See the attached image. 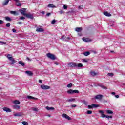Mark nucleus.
I'll return each instance as SVG.
<instances>
[{"label":"nucleus","mask_w":125,"mask_h":125,"mask_svg":"<svg viewBox=\"0 0 125 125\" xmlns=\"http://www.w3.org/2000/svg\"><path fill=\"white\" fill-rule=\"evenodd\" d=\"M2 24H3V21H2L1 20H0V25H2Z\"/></svg>","instance_id":"obj_48"},{"label":"nucleus","mask_w":125,"mask_h":125,"mask_svg":"<svg viewBox=\"0 0 125 125\" xmlns=\"http://www.w3.org/2000/svg\"><path fill=\"white\" fill-rule=\"evenodd\" d=\"M41 88H42V89H43L44 90H46L47 89H50V86L45 85L44 84L42 85L41 86Z\"/></svg>","instance_id":"obj_6"},{"label":"nucleus","mask_w":125,"mask_h":125,"mask_svg":"<svg viewBox=\"0 0 125 125\" xmlns=\"http://www.w3.org/2000/svg\"><path fill=\"white\" fill-rule=\"evenodd\" d=\"M53 4H50L48 5V7H53Z\"/></svg>","instance_id":"obj_49"},{"label":"nucleus","mask_w":125,"mask_h":125,"mask_svg":"<svg viewBox=\"0 0 125 125\" xmlns=\"http://www.w3.org/2000/svg\"><path fill=\"white\" fill-rule=\"evenodd\" d=\"M3 111L6 112L7 113H10L11 112V110L7 107H4L3 108Z\"/></svg>","instance_id":"obj_13"},{"label":"nucleus","mask_w":125,"mask_h":125,"mask_svg":"<svg viewBox=\"0 0 125 125\" xmlns=\"http://www.w3.org/2000/svg\"><path fill=\"white\" fill-rule=\"evenodd\" d=\"M19 19H20L21 20H24V19H25V17L22 16V17H20Z\"/></svg>","instance_id":"obj_41"},{"label":"nucleus","mask_w":125,"mask_h":125,"mask_svg":"<svg viewBox=\"0 0 125 125\" xmlns=\"http://www.w3.org/2000/svg\"><path fill=\"white\" fill-rule=\"evenodd\" d=\"M63 8H64V9H68V6L66 5H64L63 6Z\"/></svg>","instance_id":"obj_44"},{"label":"nucleus","mask_w":125,"mask_h":125,"mask_svg":"<svg viewBox=\"0 0 125 125\" xmlns=\"http://www.w3.org/2000/svg\"><path fill=\"white\" fill-rule=\"evenodd\" d=\"M102 97H103L102 95H97L95 96L94 99H99V100H101V99H102Z\"/></svg>","instance_id":"obj_10"},{"label":"nucleus","mask_w":125,"mask_h":125,"mask_svg":"<svg viewBox=\"0 0 125 125\" xmlns=\"http://www.w3.org/2000/svg\"><path fill=\"white\" fill-rule=\"evenodd\" d=\"M55 23H56V21L55 20H53L52 21L51 23L53 24H55Z\"/></svg>","instance_id":"obj_43"},{"label":"nucleus","mask_w":125,"mask_h":125,"mask_svg":"<svg viewBox=\"0 0 125 125\" xmlns=\"http://www.w3.org/2000/svg\"><path fill=\"white\" fill-rule=\"evenodd\" d=\"M26 17L29 18V19H34V16L30 14H26L25 15Z\"/></svg>","instance_id":"obj_11"},{"label":"nucleus","mask_w":125,"mask_h":125,"mask_svg":"<svg viewBox=\"0 0 125 125\" xmlns=\"http://www.w3.org/2000/svg\"><path fill=\"white\" fill-rule=\"evenodd\" d=\"M92 114V111L91 110H88L87 111V115H91Z\"/></svg>","instance_id":"obj_35"},{"label":"nucleus","mask_w":125,"mask_h":125,"mask_svg":"<svg viewBox=\"0 0 125 125\" xmlns=\"http://www.w3.org/2000/svg\"><path fill=\"white\" fill-rule=\"evenodd\" d=\"M111 94H112L113 95H115V94H116V93L114 92H112L111 93Z\"/></svg>","instance_id":"obj_58"},{"label":"nucleus","mask_w":125,"mask_h":125,"mask_svg":"<svg viewBox=\"0 0 125 125\" xmlns=\"http://www.w3.org/2000/svg\"><path fill=\"white\" fill-rule=\"evenodd\" d=\"M67 40H71V38L69 37H66V42Z\"/></svg>","instance_id":"obj_57"},{"label":"nucleus","mask_w":125,"mask_h":125,"mask_svg":"<svg viewBox=\"0 0 125 125\" xmlns=\"http://www.w3.org/2000/svg\"><path fill=\"white\" fill-rule=\"evenodd\" d=\"M13 103H14L15 105H19V104H20V102L18 100H15L13 101Z\"/></svg>","instance_id":"obj_26"},{"label":"nucleus","mask_w":125,"mask_h":125,"mask_svg":"<svg viewBox=\"0 0 125 125\" xmlns=\"http://www.w3.org/2000/svg\"><path fill=\"white\" fill-rule=\"evenodd\" d=\"M9 1H10V0H5L2 3V5H7L9 3Z\"/></svg>","instance_id":"obj_15"},{"label":"nucleus","mask_w":125,"mask_h":125,"mask_svg":"<svg viewBox=\"0 0 125 125\" xmlns=\"http://www.w3.org/2000/svg\"><path fill=\"white\" fill-rule=\"evenodd\" d=\"M18 64L20 65H21L22 67H25V65H26V63L25 62H23V61H20L18 62Z\"/></svg>","instance_id":"obj_14"},{"label":"nucleus","mask_w":125,"mask_h":125,"mask_svg":"<svg viewBox=\"0 0 125 125\" xmlns=\"http://www.w3.org/2000/svg\"><path fill=\"white\" fill-rule=\"evenodd\" d=\"M83 62H84V63H87V60H86L85 59H83Z\"/></svg>","instance_id":"obj_46"},{"label":"nucleus","mask_w":125,"mask_h":125,"mask_svg":"<svg viewBox=\"0 0 125 125\" xmlns=\"http://www.w3.org/2000/svg\"><path fill=\"white\" fill-rule=\"evenodd\" d=\"M13 109H15L16 110H19L20 109V106L17 105H14L13 106Z\"/></svg>","instance_id":"obj_21"},{"label":"nucleus","mask_w":125,"mask_h":125,"mask_svg":"<svg viewBox=\"0 0 125 125\" xmlns=\"http://www.w3.org/2000/svg\"><path fill=\"white\" fill-rule=\"evenodd\" d=\"M18 23L19 24V25H20V24H22V22H18Z\"/></svg>","instance_id":"obj_60"},{"label":"nucleus","mask_w":125,"mask_h":125,"mask_svg":"<svg viewBox=\"0 0 125 125\" xmlns=\"http://www.w3.org/2000/svg\"><path fill=\"white\" fill-rule=\"evenodd\" d=\"M83 5L79 6V9H82Z\"/></svg>","instance_id":"obj_52"},{"label":"nucleus","mask_w":125,"mask_h":125,"mask_svg":"<svg viewBox=\"0 0 125 125\" xmlns=\"http://www.w3.org/2000/svg\"><path fill=\"white\" fill-rule=\"evenodd\" d=\"M61 39H62V41H65V42H67V37L65 35H63L61 37Z\"/></svg>","instance_id":"obj_20"},{"label":"nucleus","mask_w":125,"mask_h":125,"mask_svg":"<svg viewBox=\"0 0 125 125\" xmlns=\"http://www.w3.org/2000/svg\"><path fill=\"white\" fill-rule=\"evenodd\" d=\"M71 107H72V108H76V107H77V105H76V104H72L71 105Z\"/></svg>","instance_id":"obj_47"},{"label":"nucleus","mask_w":125,"mask_h":125,"mask_svg":"<svg viewBox=\"0 0 125 125\" xmlns=\"http://www.w3.org/2000/svg\"><path fill=\"white\" fill-rule=\"evenodd\" d=\"M67 93L68 94H74V93H79V90L69 89V90L67 91Z\"/></svg>","instance_id":"obj_5"},{"label":"nucleus","mask_w":125,"mask_h":125,"mask_svg":"<svg viewBox=\"0 0 125 125\" xmlns=\"http://www.w3.org/2000/svg\"><path fill=\"white\" fill-rule=\"evenodd\" d=\"M14 116L15 117H21V113H15L14 114Z\"/></svg>","instance_id":"obj_32"},{"label":"nucleus","mask_w":125,"mask_h":125,"mask_svg":"<svg viewBox=\"0 0 125 125\" xmlns=\"http://www.w3.org/2000/svg\"><path fill=\"white\" fill-rule=\"evenodd\" d=\"M46 56L47 57H48V58H49L50 59H51V60H55V59H56V57L55 56V55L50 53H47Z\"/></svg>","instance_id":"obj_4"},{"label":"nucleus","mask_w":125,"mask_h":125,"mask_svg":"<svg viewBox=\"0 0 125 125\" xmlns=\"http://www.w3.org/2000/svg\"><path fill=\"white\" fill-rule=\"evenodd\" d=\"M72 84L70 83L67 85V87H68V88H71V87H72Z\"/></svg>","instance_id":"obj_36"},{"label":"nucleus","mask_w":125,"mask_h":125,"mask_svg":"<svg viewBox=\"0 0 125 125\" xmlns=\"http://www.w3.org/2000/svg\"><path fill=\"white\" fill-rule=\"evenodd\" d=\"M54 64H55V65H58V63H57V62H54Z\"/></svg>","instance_id":"obj_59"},{"label":"nucleus","mask_w":125,"mask_h":125,"mask_svg":"<svg viewBox=\"0 0 125 125\" xmlns=\"http://www.w3.org/2000/svg\"><path fill=\"white\" fill-rule=\"evenodd\" d=\"M6 27H7V28H9V27H10V23H7L6 24Z\"/></svg>","instance_id":"obj_42"},{"label":"nucleus","mask_w":125,"mask_h":125,"mask_svg":"<svg viewBox=\"0 0 125 125\" xmlns=\"http://www.w3.org/2000/svg\"><path fill=\"white\" fill-rule=\"evenodd\" d=\"M83 54L85 55V56H88L89 54H90V52L88 51H86L83 53Z\"/></svg>","instance_id":"obj_29"},{"label":"nucleus","mask_w":125,"mask_h":125,"mask_svg":"<svg viewBox=\"0 0 125 125\" xmlns=\"http://www.w3.org/2000/svg\"><path fill=\"white\" fill-rule=\"evenodd\" d=\"M70 67H72V68H82L83 64L82 63H75L74 62H71L69 64Z\"/></svg>","instance_id":"obj_1"},{"label":"nucleus","mask_w":125,"mask_h":125,"mask_svg":"<svg viewBox=\"0 0 125 125\" xmlns=\"http://www.w3.org/2000/svg\"><path fill=\"white\" fill-rule=\"evenodd\" d=\"M76 100V99L75 98H72V99H69L67 100L68 102H73V101H75Z\"/></svg>","instance_id":"obj_30"},{"label":"nucleus","mask_w":125,"mask_h":125,"mask_svg":"<svg viewBox=\"0 0 125 125\" xmlns=\"http://www.w3.org/2000/svg\"><path fill=\"white\" fill-rule=\"evenodd\" d=\"M26 8H22L21 10H20V11L21 13V14H22V15H24V16H26V15L27 14V13H26Z\"/></svg>","instance_id":"obj_7"},{"label":"nucleus","mask_w":125,"mask_h":125,"mask_svg":"<svg viewBox=\"0 0 125 125\" xmlns=\"http://www.w3.org/2000/svg\"><path fill=\"white\" fill-rule=\"evenodd\" d=\"M10 13H11V14H13L14 15H18V13H17V12H16V11H10Z\"/></svg>","instance_id":"obj_25"},{"label":"nucleus","mask_w":125,"mask_h":125,"mask_svg":"<svg viewBox=\"0 0 125 125\" xmlns=\"http://www.w3.org/2000/svg\"><path fill=\"white\" fill-rule=\"evenodd\" d=\"M110 52L113 53L114 52V51H110Z\"/></svg>","instance_id":"obj_61"},{"label":"nucleus","mask_w":125,"mask_h":125,"mask_svg":"<svg viewBox=\"0 0 125 125\" xmlns=\"http://www.w3.org/2000/svg\"><path fill=\"white\" fill-rule=\"evenodd\" d=\"M106 112L107 113V114H108V115H113V111L109 110V109H107L106 110Z\"/></svg>","instance_id":"obj_17"},{"label":"nucleus","mask_w":125,"mask_h":125,"mask_svg":"<svg viewBox=\"0 0 125 125\" xmlns=\"http://www.w3.org/2000/svg\"><path fill=\"white\" fill-rule=\"evenodd\" d=\"M32 111H34V112H37L38 111V108H37V107H32Z\"/></svg>","instance_id":"obj_33"},{"label":"nucleus","mask_w":125,"mask_h":125,"mask_svg":"<svg viewBox=\"0 0 125 125\" xmlns=\"http://www.w3.org/2000/svg\"><path fill=\"white\" fill-rule=\"evenodd\" d=\"M7 58L11 62H12L11 63V64L12 65H13L14 64H15V63H16V60H15V59H14V58H13V57H12V55H10V54H8L7 56Z\"/></svg>","instance_id":"obj_2"},{"label":"nucleus","mask_w":125,"mask_h":125,"mask_svg":"<svg viewBox=\"0 0 125 125\" xmlns=\"http://www.w3.org/2000/svg\"><path fill=\"white\" fill-rule=\"evenodd\" d=\"M41 13L43 15H44L45 14V12L44 11H43L41 12Z\"/></svg>","instance_id":"obj_56"},{"label":"nucleus","mask_w":125,"mask_h":125,"mask_svg":"<svg viewBox=\"0 0 125 125\" xmlns=\"http://www.w3.org/2000/svg\"><path fill=\"white\" fill-rule=\"evenodd\" d=\"M115 97H116V98H119L120 97V96H119L118 95H116Z\"/></svg>","instance_id":"obj_53"},{"label":"nucleus","mask_w":125,"mask_h":125,"mask_svg":"<svg viewBox=\"0 0 125 125\" xmlns=\"http://www.w3.org/2000/svg\"><path fill=\"white\" fill-rule=\"evenodd\" d=\"M12 32L13 33H16V30L14 28L12 29Z\"/></svg>","instance_id":"obj_50"},{"label":"nucleus","mask_w":125,"mask_h":125,"mask_svg":"<svg viewBox=\"0 0 125 125\" xmlns=\"http://www.w3.org/2000/svg\"><path fill=\"white\" fill-rule=\"evenodd\" d=\"M48 117H50V115H48Z\"/></svg>","instance_id":"obj_62"},{"label":"nucleus","mask_w":125,"mask_h":125,"mask_svg":"<svg viewBox=\"0 0 125 125\" xmlns=\"http://www.w3.org/2000/svg\"><path fill=\"white\" fill-rule=\"evenodd\" d=\"M100 87H102V88H103V89H107V87H106L103 85H100Z\"/></svg>","instance_id":"obj_34"},{"label":"nucleus","mask_w":125,"mask_h":125,"mask_svg":"<svg viewBox=\"0 0 125 125\" xmlns=\"http://www.w3.org/2000/svg\"><path fill=\"white\" fill-rule=\"evenodd\" d=\"M104 15H105V16H108V17H110L111 15V14H110L108 12H104Z\"/></svg>","instance_id":"obj_28"},{"label":"nucleus","mask_w":125,"mask_h":125,"mask_svg":"<svg viewBox=\"0 0 125 125\" xmlns=\"http://www.w3.org/2000/svg\"><path fill=\"white\" fill-rule=\"evenodd\" d=\"M108 76H109L110 77H112V76H114V74H113L112 73H108Z\"/></svg>","instance_id":"obj_45"},{"label":"nucleus","mask_w":125,"mask_h":125,"mask_svg":"<svg viewBox=\"0 0 125 125\" xmlns=\"http://www.w3.org/2000/svg\"><path fill=\"white\" fill-rule=\"evenodd\" d=\"M46 109H47L48 111H49V110H54V107H48V106H47L46 107Z\"/></svg>","instance_id":"obj_31"},{"label":"nucleus","mask_w":125,"mask_h":125,"mask_svg":"<svg viewBox=\"0 0 125 125\" xmlns=\"http://www.w3.org/2000/svg\"><path fill=\"white\" fill-rule=\"evenodd\" d=\"M36 32H43V29L42 28H37L36 29Z\"/></svg>","instance_id":"obj_27"},{"label":"nucleus","mask_w":125,"mask_h":125,"mask_svg":"<svg viewBox=\"0 0 125 125\" xmlns=\"http://www.w3.org/2000/svg\"><path fill=\"white\" fill-rule=\"evenodd\" d=\"M39 83H42V80H39Z\"/></svg>","instance_id":"obj_55"},{"label":"nucleus","mask_w":125,"mask_h":125,"mask_svg":"<svg viewBox=\"0 0 125 125\" xmlns=\"http://www.w3.org/2000/svg\"><path fill=\"white\" fill-rule=\"evenodd\" d=\"M14 1H16V5L17 6H21L22 5L21 3H19V0H13Z\"/></svg>","instance_id":"obj_19"},{"label":"nucleus","mask_w":125,"mask_h":125,"mask_svg":"<svg viewBox=\"0 0 125 125\" xmlns=\"http://www.w3.org/2000/svg\"><path fill=\"white\" fill-rule=\"evenodd\" d=\"M25 73L30 77H32L34 75V73H33V72L29 70L26 71Z\"/></svg>","instance_id":"obj_12"},{"label":"nucleus","mask_w":125,"mask_h":125,"mask_svg":"<svg viewBox=\"0 0 125 125\" xmlns=\"http://www.w3.org/2000/svg\"><path fill=\"white\" fill-rule=\"evenodd\" d=\"M60 14H63V13H64L65 12H64V11L63 10H62L60 11H59Z\"/></svg>","instance_id":"obj_40"},{"label":"nucleus","mask_w":125,"mask_h":125,"mask_svg":"<svg viewBox=\"0 0 125 125\" xmlns=\"http://www.w3.org/2000/svg\"><path fill=\"white\" fill-rule=\"evenodd\" d=\"M22 125H28V122H26V121H23L21 122Z\"/></svg>","instance_id":"obj_38"},{"label":"nucleus","mask_w":125,"mask_h":125,"mask_svg":"<svg viewBox=\"0 0 125 125\" xmlns=\"http://www.w3.org/2000/svg\"><path fill=\"white\" fill-rule=\"evenodd\" d=\"M83 40L84 42H90V40L88 38H83Z\"/></svg>","instance_id":"obj_24"},{"label":"nucleus","mask_w":125,"mask_h":125,"mask_svg":"<svg viewBox=\"0 0 125 125\" xmlns=\"http://www.w3.org/2000/svg\"><path fill=\"white\" fill-rule=\"evenodd\" d=\"M91 76H92V77H94L95 76H96L97 75V73L95 72V71H91L90 72Z\"/></svg>","instance_id":"obj_18"},{"label":"nucleus","mask_w":125,"mask_h":125,"mask_svg":"<svg viewBox=\"0 0 125 125\" xmlns=\"http://www.w3.org/2000/svg\"><path fill=\"white\" fill-rule=\"evenodd\" d=\"M62 116L63 118H65V119L68 120L69 121H71L72 120V118H71V117L68 116L66 114L64 113L62 114Z\"/></svg>","instance_id":"obj_9"},{"label":"nucleus","mask_w":125,"mask_h":125,"mask_svg":"<svg viewBox=\"0 0 125 125\" xmlns=\"http://www.w3.org/2000/svg\"><path fill=\"white\" fill-rule=\"evenodd\" d=\"M26 59H27V60H28V61H31V60H31V59H30L29 57H27V58H26Z\"/></svg>","instance_id":"obj_51"},{"label":"nucleus","mask_w":125,"mask_h":125,"mask_svg":"<svg viewBox=\"0 0 125 125\" xmlns=\"http://www.w3.org/2000/svg\"><path fill=\"white\" fill-rule=\"evenodd\" d=\"M5 21H8V22H11V21H12V20L11 19V18H10V17L8 16L5 17Z\"/></svg>","instance_id":"obj_16"},{"label":"nucleus","mask_w":125,"mask_h":125,"mask_svg":"<svg viewBox=\"0 0 125 125\" xmlns=\"http://www.w3.org/2000/svg\"><path fill=\"white\" fill-rule=\"evenodd\" d=\"M99 113L101 114L102 118H106L107 119H112L113 116L112 115H106L104 114V112L103 110H99Z\"/></svg>","instance_id":"obj_3"},{"label":"nucleus","mask_w":125,"mask_h":125,"mask_svg":"<svg viewBox=\"0 0 125 125\" xmlns=\"http://www.w3.org/2000/svg\"><path fill=\"white\" fill-rule=\"evenodd\" d=\"M76 32H81L83 31V28L82 27H77L75 29Z\"/></svg>","instance_id":"obj_23"},{"label":"nucleus","mask_w":125,"mask_h":125,"mask_svg":"<svg viewBox=\"0 0 125 125\" xmlns=\"http://www.w3.org/2000/svg\"><path fill=\"white\" fill-rule=\"evenodd\" d=\"M99 106L97 104H92L91 105H88V108L89 109H92V108H97Z\"/></svg>","instance_id":"obj_8"},{"label":"nucleus","mask_w":125,"mask_h":125,"mask_svg":"<svg viewBox=\"0 0 125 125\" xmlns=\"http://www.w3.org/2000/svg\"><path fill=\"white\" fill-rule=\"evenodd\" d=\"M0 43H1L2 45H3V44H6V42L0 41Z\"/></svg>","instance_id":"obj_39"},{"label":"nucleus","mask_w":125,"mask_h":125,"mask_svg":"<svg viewBox=\"0 0 125 125\" xmlns=\"http://www.w3.org/2000/svg\"><path fill=\"white\" fill-rule=\"evenodd\" d=\"M82 102L84 104V105H87V102H86V101L84 100L82 101Z\"/></svg>","instance_id":"obj_37"},{"label":"nucleus","mask_w":125,"mask_h":125,"mask_svg":"<svg viewBox=\"0 0 125 125\" xmlns=\"http://www.w3.org/2000/svg\"><path fill=\"white\" fill-rule=\"evenodd\" d=\"M50 14H51L50 13H47L46 14V16H49V15H50Z\"/></svg>","instance_id":"obj_54"},{"label":"nucleus","mask_w":125,"mask_h":125,"mask_svg":"<svg viewBox=\"0 0 125 125\" xmlns=\"http://www.w3.org/2000/svg\"><path fill=\"white\" fill-rule=\"evenodd\" d=\"M27 98L28 99H30V100H31V99H34L35 100H37V99H38V98H35L34 97H32V96H27Z\"/></svg>","instance_id":"obj_22"}]
</instances>
